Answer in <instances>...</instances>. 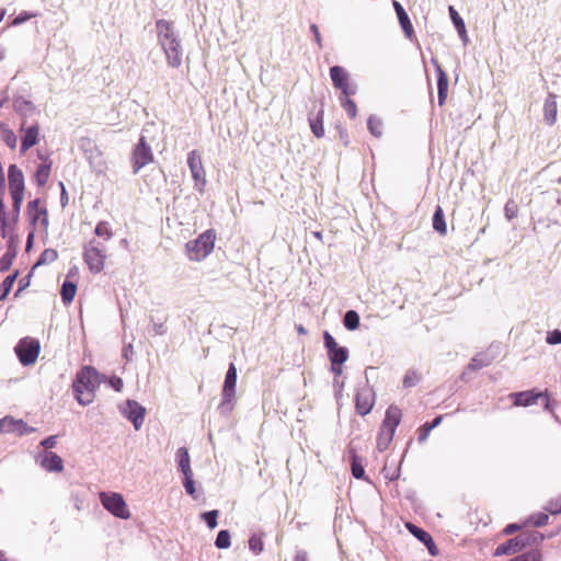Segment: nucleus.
<instances>
[{"label": "nucleus", "mask_w": 561, "mask_h": 561, "mask_svg": "<svg viewBox=\"0 0 561 561\" xmlns=\"http://www.w3.org/2000/svg\"><path fill=\"white\" fill-rule=\"evenodd\" d=\"M352 474L356 479L365 478V470L363 465L358 461L357 456L352 453Z\"/></svg>", "instance_id": "nucleus-44"}, {"label": "nucleus", "mask_w": 561, "mask_h": 561, "mask_svg": "<svg viewBox=\"0 0 561 561\" xmlns=\"http://www.w3.org/2000/svg\"><path fill=\"white\" fill-rule=\"evenodd\" d=\"M57 444V436H48L45 439L41 442V446H43L46 449L54 448Z\"/></svg>", "instance_id": "nucleus-63"}, {"label": "nucleus", "mask_w": 561, "mask_h": 561, "mask_svg": "<svg viewBox=\"0 0 561 561\" xmlns=\"http://www.w3.org/2000/svg\"><path fill=\"white\" fill-rule=\"evenodd\" d=\"M512 397L514 398V404L517 407H528L534 403H536L539 399L545 400V408L549 409L550 400L548 396L543 394L542 392H535V391H522L513 393Z\"/></svg>", "instance_id": "nucleus-16"}, {"label": "nucleus", "mask_w": 561, "mask_h": 561, "mask_svg": "<svg viewBox=\"0 0 561 561\" xmlns=\"http://www.w3.org/2000/svg\"><path fill=\"white\" fill-rule=\"evenodd\" d=\"M394 433L380 427L377 438V448L379 451H385L393 439Z\"/></svg>", "instance_id": "nucleus-32"}, {"label": "nucleus", "mask_w": 561, "mask_h": 561, "mask_svg": "<svg viewBox=\"0 0 561 561\" xmlns=\"http://www.w3.org/2000/svg\"><path fill=\"white\" fill-rule=\"evenodd\" d=\"M77 285L72 282L65 280L61 286V299L65 304H70L76 295Z\"/></svg>", "instance_id": "nucleus-31"}, {"label": "nucleus", "mask_w": 561, "mask_h": 561, "mask_svg": "<svg viewBox=\"0 0 561 561\" xmlns=\"http://www.w3.org/2000/svg\"><path fill=\"white\" fill-rule=\"evenodd\" d=\"M323 340L328 353L339 347L335 339L328 331H324Z\"/></svg>", "instance_id": "nucleus-57"}, {"label": "nucleus", "mask_w": 561, "mask_h": 561, "mask_svg": "<svg viewBox=\"0 0 561 561\" xmlns=\"http://www.w3.org/2000/svg\"><path fill=\"white\" fill-rule=\"evenodd\" d=\"M176 461L183 474L193 472L191 468V459L186 447H180L176 450Z\"/></svg>", "instance_id": "nucleus-27"}, {"label": "nucleus", "mask_w": 561, "mask_h": 561, "mask_svg": "<svg viewBox=\"0 0 561 561\" xmlns=\"http://www.w3.org/2000/svg\"><path fill=\"white\" fill-rule=\"evenodd\" d=\"M12 197V202H13V209H12V224L13 226L18 222L19 220V216H20V211H21V206H22V203H23V198H24V195H11Z\"/></svg>", "instance_id": "nucleus-42"}, {"label": "nucleus", "mask_w": 561, "mask_h": 561, "mask_svg": "<svg viewBox=\"0 0 561 561\" xmlns=\"http://www.w3.org/2000/svg\"><path fill=\"white\" fill-rule=\"evenodd\" d=\"M433 228L442 236H445L447 233V226L445 222L444 211L440 206H437L434 211Z\"/></svg>", "instance_id": "nucleus-28"}, {"label": "nucleus", "mask_w": 561, "mask_h": 561, "mask_svg": "<svg viewBox=\"0 0 561 561\" xmlns=\"http://www.w3.org/2000/svg\"><path fill=\"white\" fill-rule=\"evenodd\" d=\"M83 260L88 265L90 272L98 274L100 273L105 265L106 260V249L105 247L96 242L95 240H91L83 245Z\"/></svg>", "instance_id": "nucleus-5"}, {"label": "nucleus", "mask_w": 561, "mask_h": 561, "mask_svg": "<svg viewBox=\"0 0 561 561\" xmlns=\"http://www.w3.org/2000/svg\"><path fill=\"white\" fill-rule=\"evenodd\" d=\"M183 476H184L183 484H184L186 493L194 496L196 490H195V483L193 480V472L183 474Z\"/></svg>", "instance_id": "nucleus-54"}, {"label": "nucleus", "mask_w": 561, "mask_h": 561, "mask_svg": "<svg viewBox=\"0 0 561 561\" xmlns=\"http://www.w3.org/2000/svg\"><path fill=\"white\" fill-rule=\"evenodd\" d=\"M8 179L11 195H24V175L15 164L9 167Z\"/></svg>", "instance_id": "nucleus-17"}, {"label": "nucleus", "mask_w": 561, "mask_h": 561, "mask_svg": "<svg viewBox=\"0 0 561 561\" xmlns=\"http://www.w3.org/2000/svg\"><path fill=\"white\" fill-rule=\"evenodd\" d=\"M31 276L32 274L30 273L28 275L22 277L20 280H19V288L15 293V296H19V294L21 291H23L26 287L30 286V282H31Z\"/></svg>", "instance_id": "nucleus-62"}, {"label": "nucleus", "mask_w": 561, "mask_h": 561, "mask_svg": "<svg viewBox=\"0 0 561 561\" xmlns=\"http://www.w3.org/2000/svg\"><path fill=\"white\" fill-rule=\"evenodd\" d=\"M36 461L47 472H61L64 469L61 457L53 451L45 450L38 454Z\"/></svg>", "instance_id": "nucleus-14"}, {"label": "nucleus", "mask_w": 561, "mask_h": 561, "mask_svg": "<svg viewBox=\"0 0 561 561\" xmlns=\"http://www.w3.org/2000/svg\"><path fill=\"white\" fill-rule=\"evenodd\" d=\"M402 412L398 407L390 405L381 424V428L396 433L398 425L401 422Z\"/></svg>", "instance_id": "nucleus-20"}, {"label": "nucleus", "mask_w": 561, "mask_h": 561, "mask_svg": "<svg viewBox=\"0 0 561 561\" xmlns=\"http://www.w3.org/2000/svg\"><path fill=\"white\" fill-rule=\"evenodd\" d=\"M392 4H393V8L398 15L399 23H400L404 34L407 35L408 38H411V36L413 34V26L411 24L408 13L405 12L404 8L398 1L394 0Z\"/></svg>", "instance_id": "nucleus-22"}, {"label": "nucleus", "mask_w": 561, "mask_h": 561, "mask_svg": "<svg viewBox=\"0 0 561 561\" xmlns=\"http://www.w3.org/2000/svg\"><path fill=\"white\" fill-rule=\"evenodd\" d=\"M231 545L230 541V534L228 530H220L217 535V538L215 540V546L218 549H227Z\"/></svg>", "instance_id": "nucleus-43"}, {"label": "nucleus", "mask_w": 561, "mask_h": 561, "mask_svg": "<svg viewBox=\"0 0 561 561\" xmlns=\"http://www.w3.org/2000/svg\"><path fill=\"white\" fill-rule=\"evenodd\" d=\"M549 516L546 513H537L530 516V523L535 527H542L548 524Z\"/></svg>", "instance_id": "nucleus-51"}, {"label": "nucleus", "mask_w": 561, "mask_h": 561, "mask_svg": "<svg viewBox=\"0 0 561 561\" xmlns=\"http://www.w3.org/2000/svg\"><path fill=\"white\" fill-rule=\"evenodd\" d=\"M130 161L133 165V172L135 174L138 173L140 169L153 161L152 149L147 142L145 136H141L138 144L135 146L130 156Z\"/></svg>", "instance_id": "nucleus-7"}, {"label": "nucleus", "mask_w": 561, "mask_h": 561, "mask_svg": "<svg viewBox=\"0 0 561 561\" xmlns=\"http://www.w3.org/2000/svg\"><path fill=\"white\" fill-rule=\"evenodd\" d=\"M187 165L192 173V178L195 182V187L199 192H203L204 187L206 185V176H205V170L203 167L201 156L198 154V152L196 150H192L188 152Z\"/></svg>", "instance_id": "nucleus-10"}, {"label": "nucleus", "mask_w": 561, "mask_h": 561, "mask_svg": "<svg viewBox=\"0 0 561 561\" xmlns=\"http://www.w3.org/2000/svg\"><path fill=\"white\" fill-rule=\"evenodd\" d=\"M94 233L105 241L113 237L111 226L107 221H100L95 227Z\"/></svg>", "instance_id": "nucleus-40"}, {"label": "nucleus", "mask_w": 561, "mask_h": 561, "mask_svg": "<svg viewBox=\"0 0 561 561\" xmlns=\"http://www.w3.org/2000/svg\"><path fill=\"white\" fill-rule=\"evenodd\" d=\"M14 350L21 364L28 366L36 362L41 346L37 340L24 337L20 340Z\"/></svg>", "instance_id": "nucleus-8"}, {"label": "nucleus", "mask_w": 561, "mask_h": 561, "mask_svg": "<svg viewBox=\"0 0 561 561\" xmlns=\"http://www.w3.org/2000/svg\"><path fill=\"white\" fill-rule=\"evenodd\" d=\"M80 148L84 153V157L90 154V151L98 150L99 147L90 138H82L80 141Z\"/></svg>", "instance_id": "nucleus-52"}, {"label": "nucleus", "mask_w": 561, "mask_h": 561, "mask_svg": "<svg viewBox=\"0 0 561 561\" xmlns=\"http://www.w3.org/2000/svg\"><path fill=\"white\" fill-rule=\"evenodd\" d=\"M341 105L351 118H354L356 116V113H357L356 104L348 96H345L344 99L341 100Z\"/></svg>", "instance_id": "nucleus-49"}, {"label": "nucleus", "mask_w": 561, "mask_h": 561, "mask_svg": "<svg viewBox=\"0 0 561 561\" xmlns=\"http://www.w3.org/2000/svg\"><path fill=\"white\" fill-rule=\"evenodd\" d=\"M328 356L331 363L344 364L348 358V351L344 346H339L337 348L329 352Z\"/></svg>", "instance_id": "nucleus-33"}, {"label": "nucleus", "mask_w": 561, "mask_h": 561, "mask_svg": "<svg viewBox=\"0 0 561 561\" xmlns=\"http://www.w3.org/2000/svg\"><path fill=\"white\" fill-rule=\"evenodd\" d=\"M57 257H58V253L55 249H50V248L45 249L41 253L37 262L34 264L33 268L44 265V264H47V263H53L57 260Z\"/></svg>", "instance_id": "nucleus-35"}, {"label": "nucleus", "mask_w": 561, "mask_h": 561, "mask_svg": "<svg viewBox=\"0 0 561 561\" xmlns=\"http://www.w3.org/2000/svg\"><path fill=\"white\" fill-rule=\"evenodd\" d=\"M236 385H237V368L234 364H230L228 370L226 373L224 386H222V398L221 402L218 407L219 413L222 415H228L233 407H234V396H236Z\"/></svg>", "instance_id": "nucleus-4"}, {"label": "nucleus", "mask_w": 561, "mask_h": 561, "mask_svg": "<svg viewBox=\"0 0 561 561\" xmlns=\"http://www.w3.org/2000/svg\"><path fill=\"white\" fill-rule=\"evenodd\" d=\"M13 107H14L15 112H18L22 115H27L34 111L33 104L23 98L14 99Z\"/></svg>", "instance_id": "nucleus-36"}, {"label": "nucleus", "mask_w": 561, "mask_h": 561, "mask_svg": "<svg viewBox=\"0 0 561 561\" xmlns=\"http://www.w3.org/2000/svg\"><path fill=\"white\" fill-rule=\"evenodd\" d=\"M449 14H450V19L458 32L459 37L462 39L463 44H467L468 36H467L466 25H465L462 18L458 14V12L451 5L449 7Z\"/></svg>", "instance_id": "nucleus-26"}, {"label": "nucleus", "mask_w": 561, "mask_h": 561, "mask_svg": "<svg viewBox=\"0 0 561 561\" xmlns=\"http://www.w3.org/2000/svg\"><path fill=\"white\" fill-rule=\"evenodd\" d=\"M263 548H264V545H263V540H262L261 536H257V535L251 536V538L249 539V549L254 554H260L263 551Z\"/></svg>", "instance_id": "nucleus-45"}, {"label": "nucleus", "mask_w": 561, "mask_h": 561, "mask_svg": "<svg viewBox=\"0 0 561 561\" xmlns=\"http://www.w3.org/2000/svg\"><path fill=\"white\" fill-rule=\"evenodd\" d=\"M545 121L548 125H553L557 121V101L556 95L550 93L543 105Z\"/></svg>", "instance_id": "nucleus-24"}, {"label": "nucleus", "mask_w": 561, "mask_h": 561, "mask_svg": "<svg viewBox=\"0 0 561 561\" xmlns=\"http://www.w3.org/2000/svg\"><path fill=\"white\" fill-rule=\"evenodd\" d=\"M545 510L552 515L560 514L561 513V493L556 499L550 500L547 503V505L545 506Z\"/></svg>", "instance_id": "nucleus-48"}, {"label": "nucleus", "mask_w": 561, "mask_h": 561, "mask_svg": "<svg viewBox=\"0 0 561 561\" xmlns=\"http://www.w3.org/2000/svg\"><path fill=\"white\" fill-rule=\"evenodd\" d=\"M35 432V428L28 426L23 420H16L11 416H4L0 420V433L3 434H15L18 436H24Z\"/></svg>", "instance_id": "nucleus-11"}, {"label": "nucleus", "mask_w": 561, "mask_h": 561, "mask_svg": "<svg viewBox=\"0 0 561 561\" xmlns=\"http://www.w3.org/2000/svg\"><path fill=\"white\" fill-rule=\"evenodd\" d=\"M36 16L35 13H28V12H21L19 15H16L12 22L13 25H20L26 21H28L31 18Z\"/></svg>", "instance_id": "nucleus-60"}, {"label": "nucleus", "mask_w": 561, "mask_h": 561, "mask_svg": "<svg viewBox=\"0 0 561 561\" xmlns=\"http://www.w3.org/2000/svg\"><path fill=\"white\" fill-rule=\"evenodd\" d=\"M159 44L165 54L168 65L172 68H179L182 65V45L174 26L167 20L156 22Z\"/></svg>", "instance_id": "nucleus-1"}, {"label": "nucleus", "mask_w": 561, "mask_h": 561, "mask_svg": "<svg viewBox=\"0 0 561 561\" xmlns=\"http://www.w3.org/2000/svg\"><path fill=\"white\" fill-rule=\"evenodd\" d=\"M419 380L420 377L417 373L414 370H409L403 378V386L405 388L414 387L419 382Z\"/></svg>", "instance_id": "nucleus-50"}, {"label": "nucleus", "mask_w": 561, "mask_h": 561, "mask_svg": "<svg viewBox=\"0 0 561 561\" xmlns=\"http://www.w3.org/2000/svg\"><path fill=\"white\" fill-rule=\"evenodd\" d=\"M405 527L415 538H417L422 543L426 546L431 556H438V548L436 547L432 536L427 531L412 523H407Z\"/></svg>", "instance_id": "nucleus-18"}, {"label": "nucleus", "mask_w": 561, "mask_h": 561, "mask_svg": "<svg viewBox=\"0 0 561 561\" xmlns=\"http://www.w3.org/2000/svg\"><path fill=\"white\" fill-rule=\"evenodd\" d=\"M218 514L219 512L217 510L208 511L202 514L203 520L210 529H214L217 526Z\"/></svg>", "instance_id": "nucleus-47"}, {"label": "nucleus", "mask_w": 561, "mask_h": 561, "mask_svg": "<svg viewBox=\"0 0 561 561\" xmlns=\"http://www.w3.org/2000/svg\"><path fill=\"white\" fill-rule=\"evenodd\" d=\"M100 502L103 507L117 518L128 519L130 512L122 494L116 492H101Z\"/></svg>", "instance_id": "nucleus-6"}, {"label": "nucleus", "mask_w": 561, "mask_h": 561, "mask_svg": "<svg viewBox=\"0 0 561 561\" xmlns=\"http://www.w3.org/2000/svg\"><path fill=\"white\" fill-rule=\"evenodd\" d=\"M310 128L313 135L317 138H321L324 136V127H323V111H319L316 117L309 118Z\"/></svg>", "instance_id": "nucleus-30"}, {"label": "nucleus", "mask_w": 561, "mask_h": 561, "mask_svg": "<svg viewBox=\"0 0 561 561\" xmlns=\"http://www.w3.org/2000/svg\"><path fill=\"white\" fill-rule=\"evenodd\" d=\"M548 344L556 345L561 343V331L560 330H553L548 333L546 339Z\"/></svg>", "instance_id": "nucleus-59"}, {"label": "nucleus", "mask_w": 561, "mask_h": 561, "mask_svg": "<svg viewBox=\"0 0 561 561\" xmlns=\"http://www.w3.org/2000/svg\"><path fill=\"white\" fill-rule=\"evenodd\" d=\"M216 234L213 230H206L195 240L186 243V253L191 261L201 262L214 250Z\"/></svg>", "instance_id": "nucleus-3"}, {"label": "nucleus", "mask_w": 561, "mask_h": 561, "mask_svg": "<svg viewBox=\"0 0 561 561\" xmlns=\"http://www.w3.org/2000/svg\"><path fill=\"white\" fill-rule=\"evenodd\" d=\"M39 159L44 160V162L38 165L35 172V182L38 186H44L49 179L51 161H49L47 157H43L42 154H39Z\"/></svg>", "instance_id": "nucleus-23"}, {"label": "nucleus", "mask_w": 561, "mask_h": 561, "mask_svg": "<svg viewBox=\"0 0 561 561\" xmlns=\"http://www.w3.org/2000/svg\"><path fill=\"white\" fill-rule=\"evenodd\" d=\"M9 214L5 209L3 198L0 197V236L3 239H7L9 237Z\"/></svg>", "instance_id": "nucleus-29"}, {"label": "nucleus", "mask_w": 561, "mask_h": 561, "mask_svg": "<svg viewBox=\"0 0 561 561\" xmlns=\"http://www.w3.org/2000/svg\"><path fill=\"white\" fill-rule=\"evenodd\" d=\"M108 383L110 386L115 390V391H122L123 387H124V382H123V379L119 378V377H116V376H113L108 379Z\"/></svg>", "instance_id": "nucleus-61"}, {"label": "nucleus", "mask_w": 561, "mask_h": 561, "mask_svg": "<svg viewBox=\"0 0 561 561\" xmlns=\"http://www.w3.org/2000/svg\"><path fill=\"white\" fill-rule=\"evenodd\" d=\"M382 121L375 115L369 116L367 121V128L370 134L375 137H380L382 135Z\"/></svg>", "instance_id": "nucleus-39"}, {"label": "nucleus", "mask_w": 561, "mask_h": 561, "mask_svg": "<svg viewBox=\"0 0 561 561\" xmlns=\"http://www.w3.org/2000/svg\"><path fill=\"white\" fill-rule=\"evenodd\" d=\"M3 141L7 144L8 147L11 149H14L16 147V136L11 129H3Z\"/></svg>", "instance_id": "nucleus-56"}, {"label": "nucleus", "mask_w": 561, "mask_h": 561, "mask_svg": "<svg viewBox=\"0 0 561 561\" xmlns=\"http://www.w3.org/2000/svg\"><path fill=\"white\" fill-rule=\"evenodd\" d=\"M310 31L313 33V36H314V39H316L318 46L322 47V39H321V35H320L318 26L316 24H311Z\"/></svg>", "instance_id": "nucleus-64"}, {"label": "nucleus", "mask_w": 561, "mask_h": 561, "mask_svg": "<svg viewBox=\"0 0 561 561\" xmlns=\"http://www.w3.org/2000/svg\"><path fill=\"white\" fill-rule=\"evenodd\" d=\"M530 537L531 536L523 534L507 540L504 543L499 545L495 549V556L513 554L518 552L519 550L526 547V545L530 540Z\"/></svg>", "instance_id": "nucleus-15"}, {"label": "nucleus", "mask_w": 561, "mask_h": 561, "mask_svg": "<svg viewBox=\"0 0 561 561\" xmlns=\"http://www.w3.org/2000/svg\"><path fill=\"white\" fill-rule=\"evenodd\" d=\"M30 215H31V219H32L33 225H35L36 221L41 218V216H43L42 224L45 227H47L48 218H47V210H46V208L37 209L36 211L30 213Z\"/></svg>", "instance_id": "nucleus-55"}, {"label": "nucleus", "mask_w": 561, "mask_h": 561, "mask_svg": "<svg viewBox=\"0 0 561 561\" xmlns=\"http://www.w3.org/2000/svg\"><path fill=\"white\" fill-rule=\"evenodd\" d=\"M19 275V272L15 271L13 274L8 275L2 284L0 285V300L5 299V297L9 295L10 290L12 289V286Z\"/></svg>", "instance_id": "nucleus-37"}, {"label": "nucleus", "mask_w": 561, "mask_h": 561, "mask_svg": "<svg viewBox=\"0 0 561 561\" xmlns=\"http://www.w3.org/2000/svg\"><path fill=\"white\" fill-rule=\"evenodd\" d=\"M89 162L91 170L96 174H105L107 171V162L104 158L103 152L98 149L90 151V154L85 157Z\"/></svg>", "instance_id": "nucleus-21"}, {"label": "nucleus", "mask_w": 561, "mask_h": 561, "mask_svg": "<svg viewBox=\"0 0 561 561\" xmlns=\"http://www.w3.org/2000/svg\"><path fill=\"white\" fill-rule=\"evenodd\" d=\"M94 367L84 366L76 376L72 383L75 397L79 404L85 407L93 402L95 391L100 383L104 380Z\"/></svg>", "instance_id": "nucleus-2"}, {"label": "nucleus", "mask_w": 561, "mask_h": 561, "mask_svg": "<svg viewBox=\"0 0 561 561\" xmlns=\"http://www.w3.org/2000/svg\"><path fill=\"white\" fill-rule=\"evenodd\" d=\"M374 403L375 394L368 386L357 390L355 397V408L358 414L363 416L368 414L371 411Z\"/></svg>", "instance_id": "nucleus-13"}, {"label": "nucleus", "mask_w": 561, "mask_h": 561, "mask_svg": "<svg viewBox=\"0 0 561 561\" xmlns=\"http://www.w3.org/2000/svg\"><path fill=\"white\" fill-rule=\"evenodd\" d=\"M505 216L508 220L517 216V206L513 201H508L504 207Z\"/></svg>", "instance_id": "nucleus-58"}, {"label": "nucleus", "mask_w": 561, "mask_h": 561, "mask_svg": "<svg viewBox=\"0 0 561 561\" xmlns=\"http://www.w3.org/2000/svg\"><path fill=\"white\" fill-rule=\"evenodd\" d=\"M15 259L14 251H7L1 257H0V271L4 272L8 271Z\"/></svg>", "instance_id": "nucleus-46"}, {"label": "nucleus", "mask_w": 561, "mask_h": 561, "mask_svg": "<svg viewBox=\"0 0 561 561\" xmlns=\"http://www.w3.org/2000/svg\"><path fill=\"white\" fill-rule=\"evenodd\" d=\"M432 64L435 68L436 75H437V98H438V104H439V106H442V105H444V103L447 99L448 77L436 59H432Z\"/></svg>", "instance_id": "nucleus-19"}, {"label": "nucleus", "mask_w": 561, "mask_h": 561, "mask_svg": "<svg viewBox=\"0 0 561 561\" xmlns=\"http://www.w3.org/2000/svg\"><path fill=\"white\" fill-rule=\"evenodd\" d=\"M38 140V126L32 125L28 128L25 129V134L22 138L21 142V152H25L31 147L37 144Z\"/></svg>", "instance_id": "nucleus-25"}, {"label": "nucleus", "mask_w": 561, "mask_h": 561, "mask_svg": "<svg viewBox=\"0 0 561 561\" xmlns=\"http://www.w3.org/2000/svg\"><path fill=\"white\" fill-rule=\"evenodd\" d=\"M330 77L333 85L342 91L344 96L355 94L356 87L347 82L348 75L343 67L333 66L330 68Z\"/></svg>", "instance_id": "nucleus-12"}, {"label": "nucleus", "mask_w": 561, "mask_h": 561, "mask_svg": "<svg viewBox=\"0 0 561 561\" xmlns=\"http://www.w3.org/2000/svg\"><path fill=\"white\" fill-rule=\"evenodd\" d=\"M443 420V416L442 415H438L436 416L431 423H425L421 428H420V434H419V442L420 443H423L427 439L431 431L433 428H435L436 426H438L440 424Z\"/></svg>", "instance_id": "nucleus-34"}, {"label": "nucleus", "mask_w": 561, "mask_h": 561, "mask_svg": "<svg viewBox=\"0 0 561 561\" xmlns=\"http://www.w3.org/2000/svg\"><path fill=\"white\" fill-rule=\"evenodd\" d=\"M119 413L130 421L136 431H139L144 424L146 416V408L135 400H126L118 405Z\"/></svg>", "instance_id": "nucleus-9"}, {"label": "nucleus", "mask_w": 561, "mask_h": 561, "mask_svg": "<svg viewBox=\"0 0 561 561\" xmlns=\"http://www.w3.org/2000/svg\"><path fill=\"white\" fill-rule=\"evenodd\" d=\"M490 363H491V360L486 356L477 355L473 358H471V360L468 365V369L473 370V371L479 370L483 367L489 366Z\"/></svg>", "instance_id": "nucleus-41"}, {"label": "nucleus", "mask_w": 561, "mask_h": 561, "mask_svg": "<svg viewBox=\"0 0 561 561\" xmlns=\"http://www.w3.org/2000/svg\"><path fill=\"white\" fill-rule=\"evenodd\" d=\"M510 561H541V556L539 552L533 551L528 553L519 554Z\"/></svg>", "instance_id": "nucleus-53"}, {"label": "nucleus", "mask_w": 561, "mask_h": 561, "mask_svg": "<svg viewBox=\"0 0 561 561\" xmlns=\"http://www.w3.org/2000/svg\"><path fill=\"white\" fill-rule=\"evenodd\" d=\"M343 324L350 331L356 330L358 328V325H359V316H358V313L356 311H354V310H348L344 314Z\"/></svg>", "instance_id": "nucleus-38"}]
</instances>
